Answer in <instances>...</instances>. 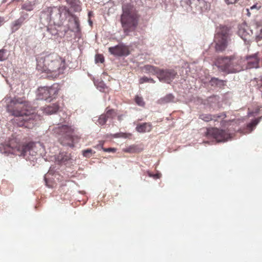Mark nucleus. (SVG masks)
<instances>
[{"label":"nucleus","instance_id":"nucleus-37","mask_svg":"<svg viewBox=\"0 0 262 262\" xmlns=\"http://www.w3.org/2000/svg\"><path fill=\"white\" fill-rule=\"evenodd\" d=\"M103 144H104V142L103 141H101L99 143V144H98V145H97L96 146H95V148H96L97 149H102L103 150V148H104L103 146Z\"/></svg>","mask_w":262,"mask_h":262},{"label":"nucleus","instance_id":"nucleus-40","mask_svg":"<svg viewBox=\"0 0 262 262\" xmlns=\"http://www.w3.org/2000/svg\"><path fill=\"white\" fill-rule=\"evenodd\" d=\"M4 23V18L0 16V27Z\"/></svg>","mask_w":262,"mask_h":262},{"label":"nucleus","instance_id":"nucleus-26","mask_svg":"<svg viewBox=\"0 0 262 262\" xmlns=\"http://www.w3.org/2000/svg\"><path fill=\"white\" fill-rule=\"evenodd\" d=\"M7 50L4 49H0V61H4L8 58Z\"/></svg>","mask_w":262,"mask_h":262},{"label":"nucleus","instance_id":"nucleus-10","mask_svg":"<svg viewBox=\"0 0 262 262\" xmlns=\"http://www.w3.org/2000/svg\"><path fill=\"white\" fill-rule=\"evenodd\" d=\"M177 75L173 70H160L157 77L160 81H163L168 83L170 82L175 78Z\"/></svg>","mask_w":262,"mask_h":262},{"label":"nucleus","instance_id":"nucleus-27","mask_svg":"<svg viewBox=\"0 0 262 262\" xmlns=\"http://www.w3.org/2000/svg\"><path fill=\"white\" fill-rule=\"evenodd\" d=\"M95 154V151H93L91 149H86L83 150L82 154L85 157L89 158L92 155Z\"/></svg>","mask_w":262,"mask_h":262},{"label":"nucleus","instance_id":"nucleus-39","mask_svg":"<svg viewBox=\"0 0 262 262\" xmlns=\"http://www.w3.org/2000/svg\"><path fill=\"white\" fill-rule=\"evenodd\" d=\"M260 8V6H259V5L258 6L257 4H255V5H254L252 6H251L250 7V9L253 10L254 9H256L257 10H258V9H259Z\"/></svg>","mask_w":262,"mask_h":262},{"label":"nucleus","instance_id":"nucleus-44","mask_svg":"<svg viewBox=\"0 0 262 262\" xmlns=\"http://www.w3.org/2000/svg\"><path fill=\"white\" fill-rule=\"evenodd\" d=\"M121 116H118V119H119V120H121Z\"/></svg>","mask_w":262,"mask_h":262},{"label":"nucleus","instance_id":"nucleus-5","mask_svg":"<svg viewBox=\"0 0 262 262\" xmlns=\"http://www.w3.org/2000/svg\"><path fill=\"white\" fill-rule=\"evenodd\" d=\"M243 59L238 56L232 55L226 57H220L215 62V65L222 71L228 73H236L242 71Z\"/></svg>","mask_w":262,"mask_h":262},{"label":"nucleus","instance_id":"nucleus-6","mask_svg":"<svg viewBox=\"0 0 262 262\" xmlns=\"http://www.w3.org/2000/svg\"><path fill=\"white\" fill-rule=\"evenodd\" d=\"M52 132L58 137L59 142L63 145L74 147L73 134L74 129L68 125H61L54 127Z\"/></svg>","mask_w":262,"mask_h":262},{"label":"nucleus","instance_id":"nucleus-15","mask_svg":"<svg viewBox=\"0 0 262 262\" xmlns=\"http://www.w3.org/2000/svg\"><path fill=\"white\" fill-rule=\"evenodd\" d=\"M58 110V105L56 103H54L44 107L43 111L46 114L51 115L56 113Z\"/></svg>","mask_w":262,"mask_h":262},{"label":"nucleus","instance_id":"nucleus-8","mask_svg":"<svg viewBox=\"0 0 262 262\" xmlns=\"http://www.w3.org/2000/svg\"><path fill=\"white\" fill-rule=\"evenodd\" d=\"M207 134L211 135L217 142H224L230 138V134L223 129L217 128H212L207 129Z\"/></svg>","mask_w":262,"mask_h":262},{"label":"nucleus","instance_id":"nucleus-1","mask_svg":"<svg viewBox=\"0 0 262 262\" xmlns=\"http://www.w3.org/2000/svg\"><path fill=\"white\" fill-rule=\"evenodd\" d=\"M28 103L21 99H13L7 104V111L14 116L13 122L19 126L32 128L36 124V115L31 113Z\"/></svg>","mask_w":262,"mask_h":262},{"label":"nucleus","instance_id":"nucleus-41","mask_svg":"<svg viewBox=\"0 0 262 262\" xmlns=\"http://www.w3.org/2000/svg\"><path fill=\"white\" fill-rule=\"evenodd\" d=\"M260 32L259 34L258 35V37L260 38H262V28L260 29Z\"/></svg>","mask_w":262,"mask_h":262},{"label":"nucleus","instance_id":"nucleus-22","mask_svg":"<svg viewBox=\"0 0 262 262\" xmlns=\"http://www.w3.org/2000/svg\"><path fill=\"white\" fill-rule=\"evenodd\" d=\"M225 82L223 80H220L216 78H212L210 80L211 85H218V86H222L225 85Z\"/></svg>","mask_w":262,"mask_h":262},{"label":"nucleus","instance_id":"nucleus-23","mask_svg":"<svg viewBox=\"0 0 262 262\" xmlns=\"http://www.w3.org/2000/svg\"><path fill=\"white\" fill-rule=\"evenodd\" d=\"M105 115L107 119H113L116 115V112L113 109H110L106 111L105 113L104 114Z\"/></svg>","mask_w":262,"mask_h":262},{"label":"nucleus","instance_id":"nucleus-25","mask_svg":"<svg viewBox=\"0 0 262 262\" xmlns=\"http://www.w3.org/2000/svg\"><path fill=\"white\" fill-rule=\"evenodd\" d=\"M74 25H75V28L73 30V31L75 32L76 33H78L80 31V23L79 19L77 17H75L74 18Z\"/></svg>","mask_w":262,"mask_h":262},{"label":"nucleus","instance_id":"nucleus-14","mask_svg":"<svg viewBox=\"0 0 262 262\" xmlns=\"http://www.w3.org/2000/svg\"><path fill=\"white\" fill-rule=\"evenodd\" d=\"M50 98H55L57 96L60 90L59 85L57 83L53 84L52 86L48 87Z\"/></svg>","mask_w":262,"mask_h":262},{"label":"nucleus","instance_id":"nucleus-11","mask_svg":"<svg viewBox=\"0 0 262 262\" xmlns=\"http://www.w3.org/2000/svg\"><path fill=\"white\" fill-rule=\"evenodd\" d=\"M258 54H255L252 56H249L247 57V68L251 69L254 68H257L258 66L259 62V57Z\"/></svg>","mask_w":262,"mask_h":262},{"label":"nucleus","instance_id":"nucleus-34","mask_svg":"<svg viewBox=\"0 0 262 262\" xmlns=\"http://www.w3.org/2000/svg\"><path fill=\"white\" fill-rule=\"evenodd\" d=\"M78 0H67V3L70 5L71 7H74L76 3L78 2Z\"/></svg>","mask_w":262,"mask_h":262},{"label":"nucleus","instance_id":"nucleus-32","mask_svg":"<svg viewBox=\"0 0 262 262\" xmlns=\"http://www.w3.org/2000/svg\"><path fill=\"white\" fill-rule=\"evenodd\" d=\"M95 61L97 63H103L104 61V57L102 55L97 54L96 55Z\"/></svg>","mask_w":262,"mask_h":262},{"label":"nucleus","instance_id":"nucleus-18","mask_svg":"<svg viewBox=\"0 0 262 262\" xmlns=\"http://www.w3.org/2000/svg\"><path fill=\"white\" fill-rule=\"evenodd\" d=\"M221 115H212L210 114H203L200 115L199 118L204 120L206 122H208L211 120H214L215 121L217 120V119L221 118Z\"/></svg>","mask_w":262,"mask_h":262},{"label":"nucleus","instance_id":"nucleus-31","mask_svg":"<svg viewBox=\"0 0 262 262\" xmlns=\"http://www.w3.org/2000/svg\"><path fill=\"white\" fill-rule=\"evenodd\" d=\"M130 134H127L124 133H119L117 134H115L113 135L114 138H127L129 136H130Z\"/></svg>","mask_w":262,"mask_h":262},{"label":"nucleus","instance_id":"nucleus-33","mask_svg":"<svg viewBox=\"0 0 262 262\" xmlns=\"http://www.w3.org/2000/svg\"><path fill=\"white\" fill-rule=\"evenodd\" d=\"M257 123V122L256 121H254L248 124L247 127L249 130H250V131H251L253 130V127L256 125Z\"/></svg>","mask_w":262,"mask_h":262},{"label":"nucleus","instance_id":"nucleus-38","mask_svg":"<svg viewBox=\"0 0 262 262\" xmlns=\"http://www.w3.org/2000/svg\"><path fill=\"white\" fill-rule=\"evenodd\" d=\"M21 16L20 17H24V21L28 18V14L25 12H21Z\"/></svg>","mask_w":262,"mask_h":262},{"label":"nucleus","instance_id":"nucleus-21","mask_svg":"<svg viewBox=\"0 0 262 262\" xmlns=\"http://www.w3.org/2000/svg\"><path fill=\"white\" fill-rule=\"evenodd\" d=\"M39 95H42L40 99L47 100L50 98L48 87H43L39 89Z\"/></svg>","mask_w":262,"mask_h":262},{"label":"nucleus","instance_id":"nucleus-24","mask_svg":"<svg viewBox=\"0 0 262 262\" xmlns=\"http://www.w3.org/2000/svg\"><path fill=\"white\" fill-rule=\"evenodd\" d=\"M173 96L171 94L167 95L164 98L159 100L161 103H168L173 100Z\"/></svg>","mask_w":262,"mask_h":262},{"label":"nucleus","instance_id":"nucleus-30","mask_svg":"<svg viewBox=\"0 0 262 262\" xmlns=\"http://www.w3.org/2000/svg\"><path fill=\"white\" fill-rule=\"evenodd\" d=\"M135 102L138 105L141 106H143L145 105V102H144L143 98L138 96H137L135 97Z\"/></svg>","mask_w":262,"mask_h":262},{"label":"nucleus","instance_id":"nucleus-42","mask_svg":"<svg viewBox=\"0 0 262 262\" xmlns=\"http://www.w3.org/2000/svg\"><path fill=\"white\" fill-rule=\"evenodd\" d=\"M148 82L155 83V81L152 78H149V82Z\"/></svg>","mask_w":262,"mask_h":262},{"label":"nucleus","instance_id":"nucleus-17","mask_svg":"<svg viewBox=\"0 0 262 262\" xmlns=\"http://www.w3.org/2000/svg\"><path fill=\"white\" fill-rule=\"evenodd\" d=\"M24 22V17H19L12 22L11 24V30L12 32L17 31Z\"/></svg>","mask_w":262,"mask_h":262},{"label":"nucleus","instance_id":"nucleus-16","mask_svg":"<svg viewBox=\"0 0 262 262\" xmlns=\"http://www.w3.org/2000/svg\"><path fill=\"white\" fill-rule=\"evenodd\" d=\"M143 69L145 72L151 73L152 75H157V76L160 70L158 67L149 64L144 66Z\"/></svg>","mask_w":262,"mask_h":262},{"label":"nucleus","instance_id":"nucleus-19","mask_svg":"<svg viewBox=\"0 0 262 262\" xmlns=\"http://www.w3.org/2000/svg\"><path fill=\"white\" fill-rule=\"evenodd\" d=\"M35 5V1H27L21 5V9L27 11H31L33 10Z\"/></svg>","mask_w":262,"mask_h":262},{"label":"nucleus","instance_id":"nucleus-4","mask_svg":"<svg viewBox=\"0 0 262 262\" xmlns=\"http://www.w3.org/2000/svg\"><path fill=\"white\" fill-rule=\"evenodd\" d=\"M5 152L19 156L29 155L34 156L36 154L35 144L29 142L26 144L21 145L17 139H11L5 147Z\"/></svg>","mask_w":262,"mask_h":262},{"label":"nucleus","instance_id":"nucleus-9","mask_svg":"<svg viewBox=\"0 0 262 262\" xmlns=\"http://www.w3.org/2000/svg\"><path fill=\"white\" fill-rule=\"evenodd\" d=\"M108 51L111 54L116 56H127L129 54L128 47L123 44H119L115 47H110Z\"/></svg>","mask_w":262,"mask_h":262},{"label":"nucleus","instance_id":"nucleus-45","mask_svg":"<svg viewBox=\"0 0 262 262\" xmlns=\"http://www.w3.org/2000/svg\"><path fill=\"white\" fill-rule=\"evenodd\" d=\"M261 80L262 81V76H261Z\"/></svg>","mask_w":262,"mask_h":262},{"label":"nucleus","instance_id":"nucleus-36","mask_svg":"<svg viewBox=\"0 0 262 262\" xmlns=\"http://www.w3.org/2000/svg\"><path fill=\"white\" fill-rule=\"evenodd\" d=\"M103 150L105 152H115L116 151V149L114 148H103Z\"/></svg>","mask_w":262,"mask_h":262},{"label":"nucleus","instance_id":"nucleus-28","mask_svg":"<svg viewBox=\"0 0 262 262\" xmlns=\"http://www.w3.org/2000/svg\"><path fill=\"white\" fill-rule=\"evenodd\" d=\"M107 120V118H106L105 115H104L103 114L100 116L99 119H98V123L100 125H104L105 124Z\"/></svg>","mask_w":262,"mask_h":262},{"label":"nucleus","instance_id":"nucleus-13","mask_svg":"<svg viewBox=\"0 0 262 262\" xmlns=\"http://www.w3.org/2000/svg\"><path fill=\"white\" fill-rule=\"evenodd\" d=\"M71 159V154L67 152H61L57 156L56 160L59 163H64Z\"/></svg>","mask_w":262,"mask_h":262},{"label":"nucleus","instance_id":"nucleus-12","mask_svg":"<svg viewBox=\"0 0 262 262\" xmlns=\"http://www.w3.org/2000/svg\"><path fill=\"white\" fill-rule=\"evenodd\" d=\"M152 129V125L149 122L139 124L136 127V130L141 133L149 132Z\"/></svg>","mask_w":262,"mask_h":262},{"label":"nucleus","instance_id":"nucleus-20","mask_svg":"<svg viewBox=\"0 0 262 262\" xmlns=\"http://www.w3.org/2000/svg\"><path fill=\"white\" fill-rule=\"evenodd\" d=\"M142 150V148L139 147L136 145H132L129 147L123 149V151L127 153H138Z\"/></svg>","mask_w":262,"mask_h":262},{"label":"nucleus","instance_id":"nucleus-43","mask_svg":"<svg viewBox=\"0 0 262 262\" xmlns=\"http://www.w3.org/2000/svg\"><path fill=\"white\" fill-rule=\"evenodd\" d=\"M153 177H154V178H158V175H157V174L154 175Z\"/></svg>","mask_w":262,"mask_h":262},{"label":"nucleus","instance_id":"nucleus-7","mask_svg":"<svg viewBox=\"0 0 262 262\" xmlns=\"http://www.w3.org/2000/svg\"><path fill=\"white\" fill-rule=\"evenodd\" d=\"M230 35V29L226 26H220L217 29L214 38L216 51L222 52L226 49Z\"/></svg>","mask_w":262,"mask_h":262},{"label":"nucleus","instance_id":"nucleus-29","mask_svg":"<svg viewBox=\"0 0 262 262\" xmlns=\"http://www.w3.org/2000/svg\"><path fill=\"white\" fill-rule=\"evenodd\" d=\"M227 4H233L238 3L240 5H245V0H225Z\"/></svg>","mask_w":262,"mask_h":262},{"label":"nucleus","instance_id":"nucleus-2","mask_svg":"<svg viewBox=\"0 0 262 262\" xmlns=\"http://www.w3.org/2000/svg\"><path fill=\"white\" fill-rule=\"evenodd\" d=\"M36 69L46 73L48 77L55 78L63 73L65 60L55 53L42 55L37 58Z\"/></svg>","mask_w":262,"mask_h":262},{"label":"nucleus","instance_id":"nucleus-35","mask_svg":"<svg viewBox=\"0 0 262 262\" xmlns=\"http://www.w3.org/2000/svg\"><path fill=\"white\" fill-rule=\"evenodd\" d=\"M149 82V78L145 77V76L142 77L139 79V83L140 84H142L144 82Z\"/></svg>","mask_w":262,"mask_h":262},{"label":"nucleus","instance_id":"nucleus-3","mask_svg":"<svg viewBox=\"0 0 262 262\" xmlns=\"http://www.w3.org/2000/svg\"><path fill=\"white\" fill-rule=\"evenodd\" d=\"M121 23L125 33L134 31L138 25L139 15L135 7L130 4L122 6Z\"/></svg>","mask_w":262,"mask_h":262}]
</instances>
